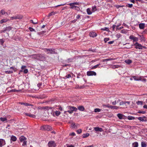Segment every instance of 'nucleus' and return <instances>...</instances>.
Returning <instances> with one entry per match:
<instances>
[{"instance_id": "nucleus-23", "label": "nucleus", "mask_w": 147, "mask_h": 147, "mask_svg": "<svg viewBox=\"0 0 147 147\" xmlns=\"http://www.w3.org/2000/svg\"><path fill=\"white\" fill-rule=\"evenodd\" d=\"M30 22L34 24H38V21L37 20H35L34 22L33 20H30Z\"/></svg>"}, {"instance_id": "nucleus-62", "label": "nucleus", "mask_w": 147, "mask_h": 147, "mask_svg": "<svg viewBox=\"0 0 147 147\" xmlns=\"http://www.w3.org/2000/svg\"><path fill=\"white\" fill-rule=\"evenodd\" d=\"M118 108H119V107L116 106H113V109H117Z\"/></svg>"}, {"instance_id": "nucleus-3", "label": "nucleus", "mask_w": 147, "mask_h": 147, "mask_svg": "<svg viewBox=\"0 0 147 147\" xmlns=\"http://www.w3.org/2000/svg\"><path fill=\"white\" fill-rule=\"evenodd\" d=\"M45 52H48L47 53H50L51 54H55L56 52L55 49H45Z\"/></svg>"}, {"instance_id": "nucleus-13", "label": "nucleus", "mask_w": 147, "mask_h": 147, "mask_svg": "<svg viewBox=\"0 0 147 147\" xmlns=\"http://www.w3.org/2000/svg\"><path fill=\"white\" fill-rule=\"evenodd\" d=\"M89 35L90 37L94 38L96 37L97 35V34L95 32H91L89 33Z\"/></svg>"}, {"instance_id": "nucleus-4", "label": "nucleus", "mask_w": 147, "mask_h": 147, "mask_svg": "<svg viewBox=\"0 0 147 147\" xmlns=\"http://www.w3.org/2000/svg\"><path fill=\"white\" fill-rule=\"evenodd\" d=\"M79 4L80 3L78 2H74L68 4V5L70 6L69 8L71 9H74L76 6V5H79Z\"/></svg>"}, {"instance_id": "nucleus-29", "label": "nucleus", "mask_w": 147, "mask_h": 147, "mask_svg": "<svg viewBox=\"0 0 147 147\" xmlns=\"http://www.w3.org/2000/svg\"><path fill=\"white\" fill-rule=\"evenodd\" d=\"M11 27L9 26L7 27H6L5 30L3 31V32H5V31L6 30L9 31L11 29Z\"/></svg>"}, {"instance_id": "nucleus-56", "label": "nucleus", "mask_w": 147, "mask_h": 147, "mask_svg": "<svg viewBox=\"0 0 147 147\" xmlns=\"http://www.w3.org/2000/svg\"><path fill=\"white\" fill-rule=\"evenodd\" d=\"M28 71L27 69H25L24 71V74H27L28 72Z\"/></svg>"}, {"instance_id": "nucleus-8", "label": "nucleus", "mask_w": 147, "mask_h": 147, "mask_svg": "<svg viewBox=\"0 0 147 147\" xmlns=\"http://www.w3.org/2000/svg\"><path fill=\"white\" fill-rule=\"evenodd\" d=\"M129 38L130 39L132 40L133 42H137L138 40V39L137 37L134 36L133 35H131L129 37Z\"/></svg>"}, {"instance_id": "nucleus-20", "label": "nucleus", "mask_w": 147, "mask_h": 147, "mask_svg": "<svg viewBox=\"0 0 147 147\" xmlns=\"http://www.w3.org/2000/svg\"><path fill=\"white\" fill-rule=\"evenodd\" d=\"M78 109L81 111H83L85 109L83 106H80L78 107Z\"/></svg>"}, {"instance_id": "nucleus-30", "label": "nucleus", "mask_w": 147, "mask_h": 147, "mask_svg": "<svg viewBox=\"0 0 147 147\" xmlns=\"http://www.w3.org/2000/svg\"><path fill=\"white\" fill-rule=\"evenodd\" d=\"M87 12L88 14L90 15L92 14V12L90 11L89 8H88L87 9Z\"/></svg>"}, {"instance_id": "nucleus-21", "label": "nucleus", "mask_w": 147, "mask_h": 147, "mask_svg": "<svg viewBox=\"0 0 147 147\" xmlns=\"http://www.w3.org/2000/svg\"><path fill=\"white\" fill-rule=\"evenodd\" d=\"M100 65V63H99V64L93 66L91 68V69H94L97 68L98 67H99V65Z\"/></svg>"}, {"instance_id": "nucleus-28", "label": "nucleus", "mask_w": 147, "mask_h": 147, "mask_svg": "<svg viewBox=\"0 0 147 147\" xmlns=\"http://www.w3.org/2000/svg\"><path fill=\"white\" fill-rule=\"evenodd\" d=\"M127 119L129 120H134L135 119V118L133 116H129L127 117Z\"/></svg>"}, {"instance_id": "nucleus-22", "label": "nucleus", "mask_w": 147, "mask_h": 147, "mask_svg": "<svg viewBox=\"0 0 147 147\" xmlns=\"http://www.w3.org/2000/svg\"><path fill=\"white\" fill-rule=\"evenodd\" d=\"M89 136V134L87 133L85 134H84L82 135V137L84 138H86L88 137Z\"/></svg>"}, {"instance_id": "nucleus-24", "label": "nucleus", "mask_w": 147, "mask_h": 147, "mask_svg": "<svg viewBox=\"0 0 147 147\" xmlns=\"http://www.w3.org/2000/svg\"><path fill=\"white\" fill-rule=\"evenodd\" d=\"M123 115L121 114L120 113H118L117 115V116L120 119H122L123 118Z\"/></svg>"}, {"instance_id": "nucleus-17", "label": "nucleus", "mask_w": 147, "mask_h": 147, "mask_svg": "<svg viewBox=\"0 0 147 147\" xmlns=\"http://www.w3.org/2000/svg\"><path fill=\"white\" fill-rule=\"evenodd\" d=\"M17 140V138L15 136L12 135L11 138V140L13 142L16 141Z\"/></svg>"}, {"instance_id": "nucleus-2", "label": "nucleus", "mask_w": 147, "mask_h": 147, "mask_svg": "<svg viewBox=\"0 0 147 147\" xmlns=\"http://www.w3.org/2000/svg\"><path fill=\"white\" fill-rule=\"evenodd\" d=\"M134 45L135 46V48L136 49H142L143 48H146V47L142 46L141 44H139L138 42H136Z\"/></svg>"}, {"instance_id": "nucleus-63", "label": "nucleus", "mask_w": 147, "mask_h": 147, "mask_svg": "<svg viewBox=\"0 0 147 147\" xmlns=\"http://www.w3.org/2000/svg\"><path fill=\"white\" fill-rule=\"evenodd\" d=\"M24 114L25 115H26V116H28L29 117L30 113H24Z\"/></svg>"}, {"instance_id": "nucleus-45", "label": "nucleus", "mask_w": 147, "mask_h": 147, "mask_svg": "<svg viewBox=\"0 0 147 147\" xmlns=\"http://www.w3.org/2000/svg\"><path fill=\"white\" fill-rule=\"evenodd\" d=\"M133 4H128L126 5V6L129 7V8H131L133 6Z\"/></svg>"}, {"instance_id": "nucleus-47", "label": "nucleus", "mask_w": 147, "mask_h": 147, "mask_svg": "<svg viewBox=\"0 0 147 147\" xmlns=\"http://www.w3.org/2000/svg\"><path fill=\"white\" fill-rule=\"evenodd\" d=\"M134 79L136 81H138V78L136 76H134L133 77Z\"/></svg>"}, {"instance_id": "nucleus-31", "label": "nucleus", "mask_w": 147, "mask_h": 147, "mask_svg": "<svg viewBox=\"0 0 147 147\" xmlns=\"http://www.w3.org/2000/svg\"><path fill=\"white\" fill-rule=\"evenodd\" d=\"M0 120L1 121L3 122H4L5 121L7 120V119L6 118H3L2 117H1L0 118Z\"/></svg>"}, {"instance_id": "nucleus-50", "label": "nucleus", "mask_w": 147, "mask_h": 147, "mask_svg": "<svg viewBox=\"0 0 147 147\" xmlns=\"http://www.w3.org/2000/svg\"><path fill=\"white\" fill-rule=\"evenodd\" d=\"M77 133L78 134H80L82 132V130L81 129H79L77 130Z\"/></svg>"}, {"instance_id": "nucleus-58", "label": "nucleus", "mask_w": 147, "mask_h": 147, "mask_svg": "<svg viewBox=\"0 0 147 147\" xmlns=\"http://www.w3.org/2000/svg\"><path fill=\"white\" fill-rule=\"evenodd\" d=\"M11 92H18V90H11Z\"/></svg>"}, {"instance_id": "nucleus-57", "label": "nucleus", "mask_w": 147, "mask_h": 147, "mask_svg": "<svg viewBox=\"0 0 147 147\" xmlns=\"http://www.w3.org/2000/svg\"><path fill=\"white\" fill-rule=\"evenodd\" d=\"M143 78V77L142 76H140V77L138 78V81H139V80L142 81V79H143L142 78Z\"/></svg>"}, {"instance_id": "nucleus-19", "label": "nucleus", "mask_w": 147, "mask_h": 147, "mask_svg": "<svg viewBox=\"0 0 147 147\" xmlns=\"http://www.w3.org/2000/svg\"><path fill=\"white\" fill-rule=\"evenodd\" d=\"M146 119V117L144 116L142 117H138V119L140 121H145L144 119Z\"/></svg>"}, {"instance_id": "nucleus-27", "label": "nucleus", "mask_w": 147, "mask_h": 147, "mask_svg": "<svg viewBox=\"0 0 147 147\" xmlns=\"http://www.w3.org/2000/svg\"><path fill=\"white\" fill-rule=\"evenodd\" d=\"M125 62L126 63L128 64H130L132 63V61L130 59H127L126 60Z\"/></svg>"}, {"instance_id": "nucleus-35", "label": "nucleus", "mask_w": 147, "mask_h": 147, "mask_svg": "<svg viewBox=\"0 0 147 147\" xmlns=\"http://www.w3.org/2000/svg\"><path fill=\"white\" fill-rule=\"evenodd\" d=\"M23 144L22 145V146H26L27 145V141L26 140H25L23 142Z\"/></svg>"}, {"instance_id": "nucleus-14", "label": "nucleus", "mask_w": 147, "mask_h": 147, "mask_svg": "<svg viewBox=\"0 0 147 147\" xmlns=\"http://www.w3.org/2000/svg\"><path fill=\"white\" fill-rule=\"evenodd\" d=\"M19 139L21 142H22L23 141L26 140V138L24 136H22L20 137Z\"/></svg>"}, {"instance_id": "nucleus-16", "label": "nucleus", "mask_w": 147, "mask_h": 147, "mask_svg": "<svg viewBox=\"0 0 147 147\" xmlns=\"http://www.w3.org/2000/svg\"><path fill=\"white\" fill-rule=\"evenodd\" d=\"M145 24L144 23H140L139 24V27L140 29H144L145 27Z\"/></svg>"}, {"instance_id": "nucleus-44", "label": "nucleus", "mask_w": 147, "mask_h": 147, "mask_svg": "<svg viewBox=\"0 0 147 147\" xmlns=\"http://www.w3.org/2000/svg\"><path fill=\"white\" fill-rule=\"evenodd\" d=\"M7 21V20L5 19H3L1 20L0 23L2 24L3 23Z\"/></svg>"}, {"instance_id": "nucleus-26", "label": "nucleus", "mask_w": 147, "mask_h": 147, "mask_svg": "<svg viewBox=\"0 0 147 147\" xmlns=\"http://www.w3.org/2000/svg\"><path fill=\"white\" fill-rule=\"evenodd\" d=\"M147 145L146 142H141V146L142 147H146Z\"/></svg>"}, {"instance_id": "nucleus-51", "label": "nucleus", "mask_w": 147, "mask_h": 147, "mask_svg": "<svg viewBox=\"0 0 147 147\" xmlns=\"http://www.w3.org/2000/svg\"><path fill=\"white\" fill-rule=\"evenodd\" d=\"M29 117H32L33 118H35L36 117V116L34 115H32V114H30V115Z\"/></svg>"}, {"instance_id": "nucleus-32", "label": "nucleus", "mask_w": 147, "mask_h": 147, "mask_svg": "<svg viewBox=\"0 0 147 147\" xmlns=\"http://www.w3.org/2000/svg\"><path fill=\"white\" fill-rule=\"evenodd\" d=\"M113 60V59L112 58H109L105 59L103 60V61L105 62V61H112Z\"/></svg>"}, {"instance_id": "nucleus-59", "label": "nucleus", "mask_w": 147, "mask_h": 147, "mask_svg": "<svg viewBox=\"0 0 147 147\" xmlns=\"http://www.w3.org/2000/svg\"><path fill=\"white\" fill-rule=\"evenodd\" d=\"M69 135L72 136H75L76 134L75 133L72 132V133H71Z\"/></svg>"}, {"instance_id": "nucleus-61", "label": "nucleus", "mask_w": 147, "mask_h": 147, "mask_svg": "<svg viewBox=\"0 0 147 147\" xmlns=\"http://www.w3.org/2000/svg\"><path fill=\"white\" fill-rule=\"evenodd\" d=\"M129 1L131 3H135L136 2L134 0H129Z\"/></svg>"}, {"instance_id": "nucleus-9", "label": "nucleus", "mask_w": 147, "mask_h": 147, "mask_svg": "<svg viewBox=\"0 0 147 147\" xmlns=\"http://www.w3.org/2000/svg\"><path fill=\"white\" fill-rule=\"evenodd\" d=\"M6 144L5 140L2 139H0V147H2Z\"/></svg>"}, {"instance_id": "nucleus-38", "label": "nucleus", "mask_w": 147, "mask_h": 147, "mask_svg": "<svg viewBox=\"0 0 147 147\" xmlns=\"http://www.w3.org/2000/svg\"><path fill=\"white\" fill-rule=\"evenodd\" d=\"M71 126L73 128H75L77 127L75 123H72L71 125Z\"/></svg>"}, {"instance_id": "nucleus-25", "label": "nucleus", "mask_w": 147, "mask_h": 147, "mask_svg": "<svg viewBox=\"0 0 147 147\" xmlns=\"http://www.w3.org/2000/svg\"><path fill=\"white\" fill-rule=\"evenodd\" d=\"M132 145L133 147H138V142H135Z\"/></svg>"}, {"instance_id": "nucleus-7", "label": "nucleus", "mask_w": 147, "mask_h": 147, "mask_svg": "<svg viewBox=\"0 0 147 147\" xmlns=\"http://www.w3.org/2000/svg\"><path fill=\"white\" fill-rule=\"evenodd\" d=\"M96 72L92 71H88L87 72V75L88 76H96Z\"/></svg>"}, {"instance_id": "nucleus-64", "label": "nucleus", "mask_w": 147, "mask_h": 147, "mask_svg": "<svg viewBox=\"0 0 147 147\" xmlns=\"http://www.w3.org/2000/svg\"><path fill=\"white\" fill-rule=\"evenodd\" d=\"M94 146L93 145H92L90 146H85L84 147H93Z\"/></svg>"}, {"instance_id": "nucleus-55", "label": "nucleus", "mask_w": 147, "mask_h": 147, "mask_svg": "<svg viewBox=\"0 0 147 147\" xmlns=\"http://www.w3.org/2000/svg\"><path fill=\"white\" fill-rule=\"evenodd\" d=\"M10 69H12L15 72L16 71V68H15L13 67H10Z\"/></svg>"}, {"instance_id": "nucleus-11", "label": "nucleus", "mask_w": 147, "mask_h": 147, "mask_svg": "<svg viewBox=\"0 0 147 147\" xmlns=\"http://www.w3.org/2000/svg\"><path fill=\"white\" fill-rule=\"evenodd\" d=\"M22 16H19L18 15L12 17L11 18L12 20L16 19H22L23 18Z\"/></svg>"}, {"instance_id": "nucleus-36", "label": "nucleus", "mask_w": 147, "mask_h": 147, "mask_svg": "<svg viewBox=\"0 0 147 147\" xmlns=\"http://www.w3.org/2000/svg\"><path fill=\"white\" fill-rule=\"evenodd\" d=\"M101 30H103V31L105 30V31H108L109 30V28H107V27H105L104 28H101Z\"/></svg>"}, {"instance_id": "nucleus-39", "label": "nucleus", "mask_w": 147, "mask_h": 147, "mask_svg": "<svg viewBox=\"0 0 147 147\" xmlns=\"http://www.w3.org/2000/svg\"><path fill=\"white\" fill-rule=\"evenodd\" d=\"M136 103L138 105H142L143 104V102L142 101H138L136 102Z\"/></svg>"}, {"instance_id": "nucleus-60", "label": "nucleus", "mask_w": 147, "mask_h": 147, "mask_svg": "<svg viewBox=\"0 0 147 147\" xmlns=\"http://www.w3.org/2000/svg\"><path fill=\"white\" fill-rule=\"evenodd\" d=\"M116 26L115 25H113L112 26V29H113V31L114 30L115 28V27H116Z\"/></svg>"}, {"instance_id": "nucleus-53", "label": "nucleus", "mask_w": 147, "mask_h": 147, "mask_svg": "<svg viewBox=\"0 0 147 147\" xmlns=\"http://www.w3.org/2000/svg\"><path fill=\"white\" fill-rule=\"evenodd\" d=\"M6 73L10 74L13 73V71H6Z\"/></svg>"}, {"instance_id": "nucleus-43", "label": "nucleus", "mask_w": 147, "mask_h": 147, "mask_svg": "<svg viewBox=\"0 0 147 147\" xmlns=\"http://www.w3.org/2000/svg\"><path fill=\"white\" fill-rule=\"evenodd\" d=\"M138 113H142V114H145L146 113V112L145 111H139L138 112Z\"/></svg>"}, {"instance_id": "nucleus-49", "label": "nucleus", "mask_w": 147, "mask_h": 147, "mask_svg": "<svg viewBox=\"0 0 147 147\" xmlns=\"http://www.w3.org/2000/svg\"><path fill=\"white\" fill-rule=\"evenodd\" d=\"M109 40V38H105L104 39V41L105 42H106L107 41H108Z\"/></svg>"}, {"instance_id": "nucleus-54", "label": "nucleus", "mask_w": 147, "mask_h": 147, "mask_svg": "<svg viewBox=\"0 0 147 147\" xmlns=\"http://www.w3.org/2000/svg\"><path fill=\"white\" fill-rule=\"evenodd\" d=\"M71 75L70 74H68L67 75L65 76V77H66V78H71Z\"/></svg>"}, {"instance_id": "nucleus-52", "label": "nucleus", "mask_w": 147, "mask_h": 147, "mask_svg": "<svg viewBox=\"0 0 147 147\" xmlns=\"http://www.w3.org/2000/svg\"><path fill=\"white\" fill-rule=\"evenodd\" d=\"M74 9L77 11H79L80 10V8L79 7L76 6Z\"/></svg>"}, {"instance_id": "nucleus-5", "label": "nucleus", "mask_w": 147, "mask_h": 147, "mask_svg": "<svg viewBox=\"0 0 147 147\" xmlns=\"http://www.w3.org/2000/svg\"><path fill=\"white\" fill-rule=\"evenodd\" d=\"M51 129V127L48 125H44L40 127V129L42 130L49 131Z\"/></svg>"}, {"instance_id": "nucleus-15", "label": "nucleus", "mask_w": 147, "mask_h": 147, "mask_svg": "<svg viewBox=\"0 0 147 147\" xmlns=\"http://www.w3.org/2000/svg\"><path fill=\"white\" fill-rule=\"evenodd\" d=\"M94 130L96 131H99L100 132H102L103 131V130L102 128H100L98 127H94Z\"/></svg>"}, {"instance_id": "nucleus-12", "label": "nucleus", "mask_w": 147, "mask_h": 147, "mask_svg": "<svg viewBox=\"0 0 147 147\" xmlns=\"http://www.w3.org/2000/svg\"><path fill=\"white\" fill-rule=\"evenodd\" d=\"M126 103L129 105L130 104V102L129 101H122L120 102L119 105H125V106H126Z\"/></svg>"}, {"instance_id": "nucleus-6", "label": "nucleus", "mask_w": 147, "mask_h": 147, "mask_svg": "<svg viewBox=\"0 0 147 147\" xmlns=\"http://www.w3.org/2000/svg\"><path fill=\"white\" fill-rule=\"evenodd\" d=\"M48 146L49 147H55L56 144L54 141H51L48 142Z\"/></svg>"}, {"instance_id": "nucleus-34", "label": "nucleus", "mask_w": 147, "mask_h": 147, "mask_svg": "<svg viewBox=\"0 0 147 147\" xmlns=\"http://www.w3.org/2000/svg\"><path fill=\"white\" fill-rule=\"evenodd\" d=\"M56 13L54 11H52L49 14V16H50L55 14Z\"/></svg>"}, {"instance_id": "nucleus-42", "label": "nucleus", "mask_w": 147, "mask_h": 147, "mask_svg": "<svg viewBox=\"0 0 147 147\" xmlns=\"http://www.w3.org/2000/svg\"><path fill=\"white\" fill-rule=\"evenodd\" d=\"M25 106H31L32 107L33 106V105L32 104H31L29 103H26L25 104Z\"/></svg>"}, {"instance_id": "nucleus-33", "label": "nucleus", "mask_w": 147, "mask_h": 147, "mask_svg": "<svg viewBox=\"0 0 147 147\" xmlns=\"http://www.w3.org/2000/svg\"><path fill=\"white\" fill-rule=\"evenodd\" d=\"M5 41L3 39H0V44H1L2 46H3V44L4 43Z\"/></svg>"}, {"instance_id": "nucleus-37", "label": "nucleus", "mask_w": 147, "mask_h": 147, "mask_svg": "<svg viewBox=\"0 0 147 147\" xmlns=\"http://www.w3.org/2000/svg\"><path fill=\"white\" fill-rule=\"evenodd\" d=\"M61 113L59 111H56L55 112V114L56 116H58L60 115Z\"/></svg>"}, {"instance_id": "nucleus-18", "label": "nucleus", "mask_w": 147, "mask_h": 147, "mask_svg": "<svg viewBox=\"0 0 147 147\" xmlns=\"http://www.w3.org/2000/svg\"><path fill=\"white\" fill-rule=\"evenodd\" d=\"M5 14H7V15H8L7 13V12H5V11L3 10H2L0 11V15H5Z\"/></svg>"}, {"instance_id": "nucleus-48", "label": "nucleus", "mask_w": 147, "mask_h": 147, "mask_svg": "<svg viewBox=\"0 0 147 147\" xmlns=\"http://www.w3.org/2000/svg\"><path fill=\"white\" fill-rule=\"evenodd\" d=\"M45 32H46L45 31H43L39 32L38 33V34L39 35L42 34H44Z\"/></svg>"}, {"instance_id": "nucleus-46", "label": "nucleus", "mask_w": 147, "mask_h": 147, "mask_svg": "<svg viewBox=\"0 0 147 147\" xmlns=\"http://www.w3.org/2000/svg\"><path fill=\"white\" fill-rule=\"evenodd\" d=\"M142 41H144L145 39L143 36L139 35Z\"/></svg>"}, {"instance_id": "nucleus-1", "label": "nucleus", "mask_w": 147, "mask_h": 147, "mask_svg": "<svg viewBox=\"0 0 147 147\" xmlns=\"http://www.w3.org/2000/svg\"><path fill=\"white\" fill-rule=\"evenodd\" d=\"M67 107L68 109H69V110L65 111V112H67L70 114H71L74 111H77L78 110V109L74 107L69 106Z\"/></svg>"}, {"instance_id": "nucleus-41", "label": "nucleus", "mask_w": 147, "mask_h": 147, "mask_svg": "<svg viewBox=\"0 0 147 147\" xmlns=\"http://www.w3.org/2000/svg\"><path fill=\"white\" fill-rule=\"evenodd\" d=\"M28 29L31 32L35 31V29L31 27H29Z\"/></svg>"}, {"instance_id": "nucleus-40", "label": "nucleus", "mask_w": 147, "mask_h": 147, "mask_svg": "<svg viewBox=\"0 0 147 147\" xmlns=\"http://www.w3.org/2000/svg\"><path fill=\"white\" fill-rule=\"evenodd\" d=\"M100 111V109L98 108H96L95 109L94 111L95 112H99Z\"/></svg>"}, {"instance_id": "nucleus-10", "label": "nucleus", "mask_w": 147, "mask_h": 147, "mask_svg": "<svg viewBox=\"0 0 147 147\" xmlns=\"http://www.w3.org/2000/svg\"><path fill=\"white\" fill-rule=\"evenodd\" d=\"M42 55L40 54V55H34L33 56V57L34 58L37 59H40L41 60V59L40 58V57H42Z\"/></svg>"}]
</instances>
